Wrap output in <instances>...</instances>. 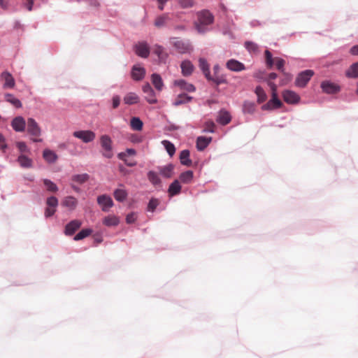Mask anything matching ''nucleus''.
Returning <instances> with one entry per match:
<instances>
[{
  "label": "nucleus",
  "mask_w": 358,
  "mask_h": 358,
  "mask_svg": "<svg viewBox=\"0 0 358 358\" xmlns=\"http://www.w3.org/2000/svg\"><path fill=\"white\" fill-rule=\"evenodd\" d=\"M199 23L196 24V28L199 33H204L206 29L204 26L208 25L213 23L214 17L208 10H203L198 15Z\"/></svg>",
  "instance_id": "obj_1"
},
{
  "label": "nucleus",
  "mask_w": 358,
  "mask_h": 358,
  "mask_svg": "<svg viewBox=\"0 0 358 358\" xmlns=\"http://www.w3.org/2000/svg\"><path fill=\"white\" fill-rule=\"evenodd\" d=\"M170 43L180 54L190 52L192 50V47L189 42L180 40L177 37L171 38Z\"/></svg>",
  "instance_id": "obj_2"
},
{
  "label": "nucleus",
  "mask_w": 358,
  "mask_h": 358,
  "mask_svg": "<svg viewBox=\"0 0 358 358\" xmlns=\"http://www.w3.org/2000/svg\"><path fill=\"white\" fill-rule=\"evenodd\" d=\"M100 144L103 149L102 155L108 159H110L113 156V142L110 137L108 135H102L100 137Z\"/></svg>",
  "instance_id": "obj_3"
},
{
  "label": "nucleus",
  "mask_w": 358,
  "mask_h": 358,
  "mask_svg": "<svg viewBox=\"0 0 358 358\" xmlns=\"http://www.w3.org/2000/svg\"><path fill=\"white\" fill-rule=\"evenodd\" d=\"M313 75L314 72L312 70L301 72L296 78L295 85L299 87H304Z\"/></svg>",
  "instance_id": "obj_4"
},
{
  "label": "nucleus",
  "mask_w": 358,
  "mask_h": 358,
  "mask_svg": "<svg viewBox=\"0 0 358 358\" xmlns=\"http://www.w3.org/2000/svg\"><path fill=\"white\" fill-rule=\"evenodd\" d=\"M73 136L85 143L92 142L96 138L95 133L90 130L76 131L73 133Z\"/></svg>",
  "instance_id": "obj_5"
},
{
  "label": "nucleus",
  "mask_w": 358,
  "mask_h": 358,
  "mask_svg": "<svg viewBox=\"0 0 358 358\" xmlns=\"http://www.w3.org/2000/svg\"><path fill=\"white\" fill-rule=\"evenodd\" d=\"M27 132L32 136L38 137L41 136V130L36 120L31 117L27 119Z\"/></svg>",
  "instance_id": "obj_6"
},
{
  "label": "nucleus",
  "mask_w": 358,
  "mask_h": 358,
  "mask_svg": "<svg viewBox=\"0 0 358 358\" xmlns=\"http://www.w3.org/2000/svg\"><path fill=\"white\" fill-rule=\"evenodd\" d=\"M0 80L3 82V89H12L15 85V81L11 73L3 71L1 73Z\"/></svg>",
  "instance_id": "obj_7"
},
{
  "label": "nucleus",
  "mask_w": 358,
  "mask_h": 358,
  "mask_svg": "<svg viewBox=\"0 0 358 358\" xmlns=\"http://www.w3.org/2000/svg\"><path fill=\"white\" fill-rule=\"evenodd\" d=\"M142 90L145 94V99L151 104L156 103L157 99L155 97V93L149 83H146L143 86Z\"/></svg>",
  "instance_id": "obj_8"
},
{
  "label": "nucleus",
  "mask_w": 358,
  "mask_h": 358,
  "mask_svg": "<svg viewBox=\"0 0 358 358\" xmlns=\"http://www.w3.org/2000/svg\"><path fill=\"white\" fill-rule=\"evenodd\" d=\"M135 52L139 57L147 58L150 55V47L146 42H141L136 45Z\"/></svg>",
  "instance_id": "obj_9"
},
{
  "label": "nucleus",
  "mask_w": 358,
  "mask_h": 358,
  "mask_svg": "<svg viewBox=\"0 0 358 358\" xmlns=\"http://www.w3.org/2000/svg\"><path fill=\"white\" fill-rule=\"evenodd\" d=\"M97 203L101 206L103 211H108V209L113 206L112 199L106 194L98 196Z\"/></svg>",
  "instance_id": "obj_10"
},
{
  "label": "nucleus",
  "mask_w": 358,
  "mask_h": 358,
  "mask_svg": "<svg viewBox=\"0 0 358 358\" xmlns=\"http://www.w3.org/2000/svg\"><path fill=\"white\" fill-rule=\"evenodd\" d=\"M82 222L78 220H73L68 223L64 229L66 236H72L81 227Z\"/></svg>",
  "instance_id": "obj_11"
},
{
  "label": "nucleus",
  "mask_w": 358,
  "mask_h": 358,
  "mask_svg": "<svg viewBox=\"0 0 358 358\" xmlns=\"http://www.w3.org/2000/svg\"><path fill=\"white\" fill-rule=\"evenodd\" d=\"M282 97L284 101L289 104L296 103L300 99L299 96L291 90H285L282 92Z\"/></svg>",
  "instance_id": "obj_12"
},
{
  "label": "nucleus",
  "mask_w": 358,
  "mask_h": 358,
  "mask_svg": "<svg viewBox=\"0 0 358 358\" xmlns=\"http://www.w3.org/2000/svg\"><path fill=\"white\" fill-rule=\"evenodd\" d=\"M321 87L325 93L327 94H336L338 92L341 90L340 87L333 83L329 81H323L321 83Z\"/></svg>",
  "instance_id": "obj_13"
},
{
  "label": "nucleus",
  "mask_w": 358,
  "mask_h": 358,
  "mask_svg": "<svg viewBox=\"0 0 358 358\" xmlns=\"http://www.w3.org/2000/svg\"><path fill=\"white\" fill-rule=\"evenodd\" d=\"M271 100L262 106L263 110L279 108L282 106V103L278 99V94H271Z\"/></svg>",
  "instance_id": "obj_14"
},
{
  "label": "nucleus",
  "mask_w": 358,
  "mask_h": 358,
  "mask_svg": "<svg viewBox=\"0 0 358 358\" xmlns=\"http://www.w3.org/2000/svg\"><path fill=\"white\" fill-rule=\"evenodd\" d=\"M26 124L24 119L21 116H18L12 120L11 126L15 131L21 132L24 131Z\"/></svg>",
  "instance_id": "obj_15"
},
{
  "label": "nucleus",
  "mask_w": 358,
  "mask_h": 358,
  "mask_svg": "<svg viewBox=\"0 0 358 358\" xmlns=\"http://www.w3.org/2000/svg\"><path fill=\"white\" fill-rule=\"evenodd\" d=\"M174 85L178 87L181 90H184L189 92H194L196 88L191 84L187 83L185 80L180 79L174 81Z\"/></svg>",
  "instance_id": "obj_16"
},
{
  "label": "nucleus",
  "mask_w": 358,
  "mask_h": 358,
  "mask_svg": "<svg viewBox=\"0 0 358 358\" xmlns=\"http://www.w3.org/2000/svg\"><path fill=\"white\" fill-rule=\"evenodd\" d=\"M145 75V70L144 68L138 65L133 66L131 70V77L134 80L138 81L143 79Z\"/></svg>",
  "instance_id": "obj_17"
},
{
  "label": "nucleus",
  "mask_w": 358,
  "mask_h": 358,
  "mask_svg": "<svg viewBox=\"0 0 358 358\" xmlns=\"http://www.w3.org/2000/svg\"><path fill=\"white\" fill-rule=\"evenodd\" d=\"M227 67L232 71H241L245 70V65L234 59H229L226 64Z\"/></svg>",
  "instance_id": "obj_18"
},
{
  "label": "nucleus",
  "mask_w": 358,
  "mask_h": 358,
  "mask_svg": "<svg viewBox=\"0 0 358 358\" xmlns=\"http://www.w3.org/2000/svg\"><path fill=\"white\" fill-rule=\"evenodd\" d=\"M180 68L182 71V74L184 76H190L194 71V66L192 63L189 60H185L182 62L180 64Z\"/></svg>",
  "instance_id": "obj_19"
},
{
  "label": "nucleus",
  "mask_w": 358,
  "mask_h": 358,
  "mask_svg": "<svg viewBox=\"0 0 358 358\" xmlns=\"http://www.w3.org/2000/svg\"><path fill=\"white\" fill-rule=\"evenodd\" d=\"M153 52L158 57L159 59L163 62H165L169 57V55L165 49L159 45H154Z\"/></svg>",
  "instance_id": "obj_20"
},
{
  "label": "nucleus",
  "mask_w": 358,
  "mask_h": 358,
  "mask_svg": "<svg viewBox=\"0 0 358 358\" xmlns=\"http://www.w3.org/2000/svg\"><path fill=\"white\" fill-rule=\"evenodd\" d=\"M199 66L201 70L203 71V74L205 75V77L208 80H212L209 70V65L207 61L203 58H200L199 59Z\"/></svg>",
  "instance_id": "obj_21"
},
{
  "label": "nucleus",
  "mask_w": 358,
  "mask_h": 358,
  "mask_svg": "<svg viewBox=\"0 0 358 358\" xmlns=\"http://www.w3.org/2000/svg\"><path fill=\"white\" fill-rule=\"evenodd\" d=\"M43 157L47 162L51 164L55 163L58 159L57 154L49 149L43 150Z\"/></svg>",
  "instance_id": "obj_22"
},
{
  "label": "nucleus",
  "mask_w": 358,
  "mask_h": 358,
  "mask_svg": "<svg viewBox=\"0 0 358 358\" xmlns=\"http://www.w3.org/2000/svg\"><path fill=\"white\" fill-rule=\"evenodd\" d=\"M62 206L69 208L70 210H74L78 204V200L73 196H66L62 203Z\"/></svg>",
  "instance_id": "obj_23"
},
{
  "label": "nucleus",
  "mask_w": 358,
  "mask_h": 358,
  "mask_svg": "<svg viewBox=\"0 0 358 358\" xmlns=\"http://www.w3.org/2000/svg\"><path fill=\"white\" fill-rule=\"evenodd\" d=\"M181 191V185L178 180H175L169 187L168 192L171 196L178 194Z\"/></svg>",
  "instance_id": "obj_24"
},
{
  "label": "nucleus",
  "mask_w": 358,
  "mask_h": 358,
  "mask_svg": "<svg viewBox=\"0 0 358 358\" xmlns=\"http://www.w3.org/2000/svg\"><path fill=\"white\" fill-rule=\"evenodd\" d=\"M170 20L169 15L164 13L156 17L155 20V26L157 28H161L166 25L167 22Z\"/></svg>",
  "instance_id": "obj_25"
},
{
  "label": "nucleus",
  "mask_w": 358,
  "mask_h": 358,
  "mask_svg": "<svg viewBox=\"0 0 358 358\" xmlns=\"http://www.w3.org/2000/svg\"><path fill=\"white\" fill-rule=\"evenodd\" d=\"M151 80L155 89L158 91H162L164 87V83L161 76L157 73H153L151 76Z\"/></svg>",
  "instance_id": "obj_26"
},
{
  "label": "nucleus",
  "mask_w": 358,
  "mask_h": 358,
  "mask_svg": "<svg viewBox=\"0 0 358 358\" xmlns=\"http://www.w3.org/2000/svg\"><path fill=\"white\" fill-rule=\"evenodd\" d=\"M189 151L188 150H183L180 154V163L182 165L190 166L192 164V160L189 159Z\"/></svg>",
  "instance_id": "obj_27"
},
{
  "label": "nucleus",
  "mask_w": 358,
  "mask_h": 358,
  "mask_svg": "<svg viewBox=\"0 0 358 358\" xmlns=\"http://www.w3.org/2000/svg\"><path fill=\"white\" fill-rule=\"evenodd\" d=\"M173 169L174 166L171 164L159 168L160 174L167 178L172 176Z\"/></svg>",
  "instance_id": "obj_28"
},
{
  "label": "nucleus",
  "mask_w": 358,
  "mask_h": 358,
  "mask_svg": "<svg viewBox=\"0 0 358 358\" xmlns=\"http://www.w3.org/2000/svg\"><path fill=\"white\" fill-rule=\"evenodd\" d=\"M217 121L222 125L229 124L231 121V115L226 110H221L219 113Z\"/></svg>",
  "instance_id": "obj_29"
},
{
  "label": "nucleus",
  "mask_w": 358,
  "mask_h": 358,
  "mask_svg": "<svg viewBox=\"0 0 358 358\" xmlns=\"http://www.w3.org/2000/svg\"><path fill=\"white\" fill-rule=\"evenodd\" d=\"M211 138H206L204 136H199L196 140V148L199 150H203L210 143Z\"/></svg>",
  "instance_id": "obj_30"
},
{
  "label": "nucleus",
  "mask_w": 358,
  "mask_h": 358,
  "mask_svg": "<svg viewBox=\"0 0 358 358\" xmlns=\"http://www.w3.org/2000/svg\"><path fill=\"white\" fill-rule=\"evenodd\" d=\"M123 100L124 103L131 105L138 103L139 97L134 92H129L124 96Z\"/></svg>",
  "instance_id": "obj_31"
},
{
  "label": "nucleus",
  "mask_w": 358,
  "mask_h": 358,
  "mask_svg": "<svg viewBox=\"0 0 358 358\" xmlns=\"http://www.w3.org/2000/svg\"><path fill=\"white\" fill-rule=\"evenodd\" d=\"M17 162L23 168H31L33 165L32 159L22 154L18 157Z\"/></svg>",
  "instance_id": "obj_32"
},
{
  "label": "nucleus",
  "mask_w": 358,
  "mask_h": 358,
  "mask_svg": "<svg viewBox=\"0 0 358 358\" xmlns=\"http://www.w3.org/2000/svg\"><path fill=\"white\" fill-rule=\"evenodd\" d=\"M345 76L351 78H358V62L354 63L350 66L345 72Z\"/></svg>",
  "instance_id": "obj_33"
},
{
  "label": "nucleus",
  "mask_w": 358,
  "mask_h": 358,
  "mask_svg": "<svg viewBox=\"0 0 358 358\" xmlns=\"http://www.w3.org/2000/svg\"><path fill=\"white\" fill-rule=\"evenodd\" d=\"M192 96H187L185 94H180L179 95H178V96L175 99L173 105L176 106H178L181 104L188 103L192 100Z\"/></svg>",
  "instance_id": "obj_34"
},
{
  "label": "nucleus",
  "mask_w": 358,
  "mask_h": 358,
  "mask_svg": "<svg viewBox=\"0 0 358 358\" xmlns=\"http://www.w3.org/2000/svg\"><path fill=\"white\" fill-rule=\"evenodd\" d=\"M256 110V105L252 101H245L243 105V112L244 113L252 114Z\"/></svg>",
  "instance_id": "obj_35"
},
{
  "label": "nucleus",
  "mask_w": 358,
  "mask_h": 358,
  "mask_svg": "<svg viewBox=\"0 0 358 358\" xmlns=\"http://www.w3.org/2000/svg\"><path fill=\"white\" fill-rule=\"evenodd\" d=\"M103 224L107 227H113L119 224V219L115 215H108L104 217Z\"/></svg>",
  "instance_id": "obj_36"
},
{
  "label": "nucleus",
  "mask_w": 358,
  "mask_h": 358,
  "mask_svg": "<svg viewBox=\"0 0 358 358\" xmlns=\"http://www.w3.org/2000/svg\"><path fill=\"white\" fill-rule=\"evenodd\" d=\"M194 173L192 171H186L180 175V180L185 184H189L193 179Z\"/></svg>",
  "instance_id": "obj_37"
},
{
  "label": "nucleus",
  "mask_w": 358,
  "mask_h": 358,
  "mask_svg": "<svg viewBox=\"0 0 358 358\" xmlns=\"http://www.w3.org/2000/svg\"><path fill=\"white\" fill-rule=\"evenodd\" d=\"M127 192L124 189H117L114 191L113 196L118 201H124L127 197Z\"/></svg>",
  "instance_id": "obj_38"
},
{
  "label": "nucleus",
  "mask_w": 358,
  "mask_h": 358,
  "mask_svg": "<svg viewBox=\"0 0 358 358\" xmlns=\"http://www.w3.org/2000/svg\"><path fill=\"white\" fill-rule=\"evenodd\" d=\"M5 100L6 101L9 102L10 103H11L15 108H21L22 107L21 101L11 94H5Z\"/></svg>",
  "instance_id": "obj_39"
},
{
  "label": "nucleus",
  "mask_w": 358,
  "mask_h": 358,
  "mask_svg": "<svg viewBox=\"0 0 358 358\" xmlns=\"http://www.w3.org/2000/svg\"><path fill=\"white\" fill-rule=\"evenodd\" d=\"M255 92L257 96L258 103H261L266 100V94L261 86H257L255 90Z\"/></svg>",
  "instance_id": "obj_40"
},
{
  "label": "nucleus",
  "mask_w": 358,
  "mask_h": 358,
  "mask_svg": "<svg viewBox=\"0 0 358 358\" xmlns=\"http://www.w3.org/2000/svg\"><path fill=\"white\" fill-rule=\"evenodd\" d=\"M131 127L135 131H141L143 123L138 117H132L130 122Z\"/></svg>",
  "instance_id": "obj_41"
},
{
  "label": "nucleus",
  "mask_w": 358,
  "mask_h": 358,
  "mask_svg": "<svg viewBox=\"0 0 358 358\" xmlns=\"http://www.w3.org/2000/svg\"><path fill=\"white\" fill-rule=\"evenodd\" d=\"M148 179L154 185H157L161 183V180L157 173L152 171H150L148 173Z\"/></svg>",
  "instance_id": "obj_42"
},
{
  "label": "nucleus",
  "mask_w": 358,
  "mask_h": 358,
  "mask_svg": "<svg viewBox=\"0 0 358 358\" xmlns=\"http://www.w3.org/2000/svg\"><path fill=\"white\" fill-rule=\"evenodd\" d=\"M92 233V230L90 229H82L80 232H78L73 238L75 241L82 240L88 236H90Z\"/></svg>",
  "instance_id": "obj_43"
},
{
  "label": "nucleus",
  "mask_w": 358,
  "mask_h": 358,
  "mask_svg": "<svg viewBox=\"0 0 358 358\" xmlns=\"http://www.w3.org/2000/svg\"><path fill=\"white\" fill-rule=\"evenodd\" d=\"M89 175L87 173L74 175L72 177V180L79 184H83L89 180Z\"/></svg>",
  "instance_id": "obj_44"
},
{
  "label": "nucleus",
  "mask_w": 358,
  "mask_h": 358,
  "mask_svg": "<svg viewBox=\"0 0 358 358\" xmlns=\"http://www.w3.org/2000/svg\"><path fill=\"white\" fill-rule=\"evenodd\" d=\"M162 144L165 147L169 155L172 157L176 152V148H175L174 145L172 143H171L170 141H166V140L163 141Z\"/></svg>",
  "instance_id": "obj_45"
},
{
  "label": "nucleus",
  "mask_w": 358,
  "mask_h": 358,
  "mask_svg": "<svg viewBox=\"0 0 358 358\" xmlns=\"http://www.w3.org/2000/svg\"><path fill=\"white\" fill-rule=\"evenodd\" d=\"M44 185L46 187L47 190L51 192H56L58 190V187L53 182L48 179L43 180Z\"/></svg>",
  "instance_id": "obj_46"
},
{
  "label": "nucleus",
  "mask_w": 358,
  "mask_h": 358,
  "mask_svg": "<svg viewBox=\"0 0 358 358\" xmlns=\"http://www.w3.org/2000/svg\"><path fill=\"white\" fill-rule=\"evenodd\" d=\"M118 158L124 162L128 166H134L136 164V162L128 160L127 159V153H119L117 155Z\"/></svg>",
  "instance_id": "obj_47"
},
{
  "label": "nucleus",
  "mask_w": 358,
  "mask_h": 358,
  "mask_svg": "<svg viewBox=\"0 0 358 358\" xmlns=\"http://www.w3.org/2000/svg\"><path fill=\"white\" fill-rule=\"evenodd\" d=\"M266 63L268 68H271L274 64V59L272 57V55L269 50L265 51Z\"/></svg>",
  "instance_id": "obj_48"
},
{
  "label": "nucleus",
  "mask_w": 358,
  "mask_h": 358,
  "mask_svg": "<svg viewBox=\"0 0 358 358\" xmlns=\"http://www.w3.org/2000/svg\"><path fill=\"white\" fill-rule=\"evenodd\" d=\"M159 202L158 199H151L149 201L148 206V210L153 212L157 206L159 205Z\"/></svg>",
  "instance_id": "obj_49"
},
{
  "label": "nucleus",
  "mask_w": 358,
  "mask_h": 358,
  "mask_svg": "<svg viewBox=\"0 0 358 358\" xmlns=\"http://www.w3.org/2000/svg\"><path fill=\"white\" fill-rule=\"evenodd\" d=\"M46 204L48 207L56 208L58 205V200L55 196H50L47 199Z\"/></svg>",
  "instance_id": "obj_50"
},
{
  "label": "nucleus",
  "mask_w": 358,
  "mask_h": 358,
  "mask_svg": "<svg viewBox=\"0 0 358 358\" xmlns=\"http://www.w3.org/2000/svg\"><path fill=\"white\" fill-rule=\"evenodd\" d=\"M245 47L250 51L255 52L257 51L258 47L257 45L251 41H247L245 43Z\"/></svg>",
  "instance_id": "obj_51"
},
{
  "label": "nucleus",
  "mask_w": 358,
  "mask_h": 358,
  "mask_svg": "<svg viewBox=\"0 0 358 358\" xmlns=\"http://www.w3.org/2000/svg\"><path fill=\"white\" fill-rule=\"evenodd\" d=\"M16 145L20 152L22 153H26L29 152V150L24 142H17Z\"/></svg>",
  "instance_id": "obj_52"
},
{
  "label": "nucleus",
  "mask_w": 358,
  "mask_h": 358,
  "mask_svg": "<svg viewBox=\"0 0 358 358\" xmlns=\"http://www.w3.org/2000/svg\"><path fill=\"white\" fill-rule=\"evenodd\" d=\"M274 62H275L276 68L278 70L283 71V66H284V64H285V60L281 59V58L276 57V58L274 59Z\"/></svg>",
  "instance_id": "obj_53"
},
{
  "label": "nucleus",
  "mask_w": 358,
  "mask_h": 358,
  "mask_svg": "<svg viewBox=\"0 0 358 358\" xmlns=\"http://www.w3.org/2000/svg\"><path fill=\"white\" fill-rule=\"evenodd\" d=\"M215 127V123L213 121H208L206 123L204 131L213 133Z\"/></svg>",
  "instance_id": "obj_54"
},
{
  "label": "nucleus",
  "mask_w": 358,
  "mask_h": 358,
  "mask_svg": "<svg viewBox=\"0 0 358 358\" xmlns=\"http://www.w3.org/2000/svg\"><path fill=\"white\" fill-rule=\"evenodd\" d=\"M137 218V215L135 213H131L128 214L126 217V222L128 224L134 223Z\"/></svg>",
  "instance_id": "obj_55"
},
{
  "label": "nucleus",
  "mask_w": 358,
  "mask_h": 358,
  "mask_svg": "<svg viewBox=\"0 0 358 358\" xmlns=\"http://www.w3.org/2000/svg\"><path fill=\"white\" fill-rule=\"evenodd\" d=\"M179 3L182 8H189L193 6V0H179Z\"/></svg>",
  "instance_id": "obj_56"
},
{
  "label": "nucleus",
  "mask_w": 358,
  "mask_h": 358,
  "mask_svg": "<svg viewBox=\"0 0 358 358\" xmlns=\"http://www.w3.org/2000/svg\"><path fill=\"white\" fill-rule=\"evenodd\" d=\"M56 211V208L52 207H47L45 210V217H50L52 216Z\"/></svg>",
  "instance_id": "obj_57"
},
{
  "label": "nucleus",
  "mask_w": 358,
  "mask_h": 358,
  "mask_svg": "<svg viewBox=\"0 0 358 358\" xmlns=\"http://www.w3.org/2000/svg\"><path fill=\"white\" fill-rule=\"evenodd\" d=\"M120 103V98L119 96H114L113 97V108H116L119 106Z\"/></svg>",
  "instance_id": "obj_58"
},
{
  "label": "nucleus",
  "mask_w": 358,
  "mask_h": 358,
  "mask_svg": "<svg viewBox=\"0 0 358 358\" xmlns=\"http://www.w3.org/2000/svg\"><path fill=\"white\" fill-rule=\"evenodd\" d=\"M24 6L27 8L29 11L32 10L34 6V0H26V2L24 3Z\"/></svg>",
  "instance_id": "obj_59"
},
{
  "label": "nucleus",
  "mask_w": 358,
  "mask_h": 358,
  "mask_svg": "<svg viewBox=\"0 0 358 358\" xmlns=\"http://www.w3.org/2000/svg\"><path fill=\"white\" fill-rule=\"evenodd\" d=\"M268 86L270 87V88L271 90L272 94H277V86H276V85L274 83L271 82V81L268 82Z\"/></svg>",
  "instance_id": "obj_60"
},
{
  "label": "nucleus",
  "mask_w": 358,
  "mask_h": 358,
  "mask_svg": "<svg viewBox=\"0 0 358 358\" xmlns=\"http://www.w3.org/2000/svg\"><path fill=\"white\" fill-rule=\"evenodd\" d=\"M6 144L5 143V140L3 136L0 134V149L4 150L6 148Z\"/></svg>",
  "instance_id": "obj_61"
},
{
  "label": "nucleus",
  "mask_w": 358,
  "mask_h": 358,
  "mask_svg": "<svg viewBox=\"0 0 358 358\" xmlns=\"http://www.w3.org/2000/svg\"><path fill=\"white\" fill-rule=\"evenodd\" d=\"M350 54L358 56V45L352 46L350 50Z\"/></svg>",
  "instance_id": "obj_62"
},
{
  "label": "nucleus",
  "mask_w": 358,
  "mask_h": 358,
  "mask_svg": "<svg viewBox=\"0 0 358 358\" xmlns=\"http://www.w3.org/2000/svg\"><path fill=\"white\" fill-rule=\"evenodd\" d=\"M122 153H127V157L128 155H135L136 154V152L134 149L132 148H127L125 152H122Z\"/></svg>",
  "instance_id": "obj_63"
},
{
  "label": "nucleus",
  "mask_w": 358,
  "mask_h": 358,
  "mask_svg": "<svg viewBox=\"0 0 358 358\" xmlns=\"http://www.w3.org/2000/svg\"><path fill=\"white\" fill-rule=\"evenodd\" d=\"M173 29H174V30L178 31H182L186 29V27L183 24H179V25L174 26Z\"/></svg>",
  "instance_id": "obj_64"
}]
</instances>
